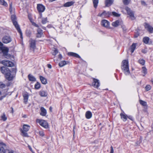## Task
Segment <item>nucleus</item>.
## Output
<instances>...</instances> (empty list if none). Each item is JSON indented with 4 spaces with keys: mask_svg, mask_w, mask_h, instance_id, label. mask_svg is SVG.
<instances>
[{
    "mask_svg": "<svg viewBox=\"0 0 153 153\" xmlns=\"http://www.w3.org/2000/svg\"><path fill=\"white\" fill-rule=\"evenodd\" d=\"M5 85L4 84H0V87L3 88L5 87Z\"/></svg>",
    "mask_w": 153,
    "mask_h": 153,
    "instance_id": "obj_50",
    "label": "nucleus"
},
{
    "mask_svg": "<svg viewBox=\"0 0 153 153\" xmlns=\"http://www.w3.org/2000/svg\"><path fill=\"white\" fill-rule=\"evenodd\" d=\"M11 113L13 114L14 113L13 109L12 107H11Z\"/></svg>",
    "mask_w": 153,
    "mask_h": 153,
    "instance_id": "obj_59",
    "label": "nucleus"
},
{
    "mask_svg": "<svg viewBox=\"0 0 153 153\" xmlns=\"http://www.w3.org/2000/svg\"><path fill=\"white\" fill-rule=\"evenodd\" d=\"M29 96V95L28 93L27 92H26L23 94V102L25 104H26L27 103Z\"/></svg>",
    "mask_w": 153,
    "mask_h": 153,
    "instance_id": "obj_16",
    "label": "nucleus"
},
{
    "mask_svg": "<svg viewBox=\"0 0 153 153\" xmlns=\"http://www.w3.org/2000/svg\"><path fill=\"white\" fill-rule=\"evenodd\" d=\"M121 69L126 75H128L130 74L128 61V60H124L122 61L121 65Z\"/></svg>",
    "mask_w": 153,
    "mask_h": 153,
    "instance_id": "obj_2",
    "label": "nucleus"
},
{
    "mask_svg": "<svg viewBox=\"0 0 153 153\" xmlns=\"http://www.w3.org/2000/svg\"><path fill=\"white\" fill-rule=\"evenodd\" d=\"M6 67H13V68L15 67L17 68L16 65L14 64L12 62L8 60H4L1 62Z\"/></svg>",
    "mask_w": 153,
    "mask_h": 153,
    "instance_id": "obj_7",
    "label": "nucleus"
},
{
    "mask_svg": "<svg viewBox=\"0 0 153 153\" xmlns=\"http://www.w3.org/2000/svg\"><path fill=\"white\" fill-rule=\"evenodd\" d=\"M9 10L10 13H11L13 11L12 3V2L9 5Z\"/></svg>",
    "mask_w": 153,
    "mask_h": 153,
    "instance_id": "obj_44",
    "label": "nucleus"
},
{
    "mask_svg": "<svg viewBox=\"0 0 153 153\" xmlns=\"http://www.w3.org/2000/svg\"><path fill=\"white\" fill-rule=\"evenodd\" d=\"M39 79L42 84L45 85L47 83V79L43 76H39Z\"/></svg>",
    "mask_w": 153,
    "mask_h": 153,
    "instance_id": "obj_27",
    "label": "nucleus"
},
{
    "mask_svg": "<svg viewBox=\"0 0 153 153\" xmlns=\"http://www.w3.org/2000/svg\"><path fill=\"white\" fill-rule=\"evenodd\" d=\"M68 55L69 56H72L75 57H76L78 58H79L80 59H81V57L77 53L72 52H69L68 53Z\"/></svg>",
    "mask_w": 153,
    "mask_h": 153,
    "instance_id": "obj_19",
    "label": "nucleus"
},
{
    "mask_svg": "<svg viewBox=\"0 0 153 153\" xmlns=\"http://www.w3.org/2000/svg\"><path fill=\"white\" fill-rule=\"evenodd\" d=\"M150 38L147 36H145L143 38V42L146 44H147L149 43L150 40Z\"/></svg>",
    "mask_w": 153,
    "mask_h": 153,
    "instance_id": "obj_30",
    "label": "nucleus"
},
{
    "mask_svg": "<svg viewBox=\"0 0 153 153\" xmlns=\"http://www.w3.org/2000/svg\"><path fill=\"white\" fill-rule=\"evenodd\" d=\"M141 5H142L144 6L147 5V4H146V3L144 1H143V0L141 1Z\"/></svg>",
    "mask_w": 153,
    "mask_h": 153,
    "instance_id": "obj_47",
    "label": "nucleus"
},
{
    "mask_svg": "<svg viewBox=\"0 0 153 153\" xmlns=\"http://www.w3.org/2000/svg\"><path fill=\"white\" fill-rule=\"evenodd\" d=\"M138 62L142 65H144L145 63V61L143 59H140L138 61Z\"/></svg>",
    "mask_w": 153,
    "mask_h": 153,
    "instance_id": "obj_36",
    "label": "nucleus"
},
{
    "mask_svg": "<svg viewBox=\"0 0 153 153\" xmlns=\"http://www.w3.org/2000/svg\"><path fill=\"white\" fill-rule=\"evenodd\" d=\"M1 73L4 74L7 79L9 81L12 80L15 77L17 69L16 67L12 68L10 70L6 66H2L0 68Z\"/></svg>",
    "mask_w": 153,
    "mask_h": 153,
    "instance_id": "obj_1",
    "label": "nucleus"
},
{
    "mask_svg": "<svg viewBox=\"0 0 153 153\" xmlns=\"http://www.w3.org/2000/svg\"><path fill=\"white\" fill-rule=\"evenodd\" d=\"M114 153V150L113 149V147L112 146L111 147V152L110 153Z\"/></svg>",
    "mask_w": 153,
    "mask_h": 153,
    "instance_id": "obj_53",
    "label": "nucleus"
},
{
    "mask_svg": "<svg viewBox=\"0 0 153 153\" xmlns=\"http://www.w3.org/2000/svg\"><path fill=\"white\" fill-rule=\"evenodd\" d=\"M141 52L142 53H147V51L145 49H142L141 50Z\"/></svg>",
    "mask_w": 153,
    "mask_h": 153,
    "instance_id": "obj_52",
    "label": "nucleus"
},
{
    "mask_svg": "<svg viewBox=\"0 0 153 153\" xmlns=\"http://www.w3.org/2000/svg\"><path fill=\"white\" fill-rule=\"evenodd\" d=\"M125 9L127 12L131 20L135 19V17L134 16V12L128 7H126Z\"/></svg>",
    "mask_w": 153,
    "mask_h": 153,
    "instance_id": "obj_8",
    "label": "nucleus"
},
{
    "mask_svg": "<svg viewBox=\"0 0 153 153\" xmlns=\"http://www.w3.org/2000/svg\"><path fill=\"white\" fill-rule=\"evenodd\" d=\"M40 115L42 116H45L47 114L46 110L44 107H42L40 108Z\"/></svg>",
    "mask_w": 153,
    "mask_h": 153,
    "instance_id": "obj_18",
    "label": "nucleus"
},
{
    "mask_svg": "<svg viewBox=\"0 0 153 153\" xmlns=\"http://www.w3.org/2000/svg\"><path fill=\"white\" fill-rule=\"evenodd\" d=\"M93 2L94 7L96 8L97 7L99 0H93Z\"/></svg>",
    "mask_w": 153,
    "mask_h": 153,
    "instance_id": "obj_35",
    "label": "nucleus"
},
{
    "mask_svg": "<svg viewBox=\"0 0 153 153\" xmlns=\"http://www.w3.org/2000/svg\"><path fill=\"white\" fill-rule=\"evenodd\" d=\"M74 3V2L73 1H71L65 3L63 6H61V7H69L73 5Z\"/></svg>",
    "mask_w": 153,
    "mask_h": 153,
    "instance_id": "obj_24",
    "label": "nucleus"
},
{
    "mask_svg": "<svg viewBox=\"0 0 153 153\" xmlns=\"http://www.w3.org/2000/svg\"><path fill=\"white\" fill-rule=\"evenodd\" d=\"M25 34L27 36L30 37L32 35L31 31L29 29H26L25 31Z\"/></svg>",
    "mask_w": 153,
    "mask_h": 153,
    "instance_id": "obj_32",
    "label": "nucleus"
},
{
    "mask_svg": "<svg viewBox=\"0 0 153 153\" xmlns=\"http://www.w3.org/2000/svg\"><path fill=\"white\" fill-rule=\"evenodd\" d=\"M151 82L152 84H153V79H152L151 80Z\"/></svg>",
    "mask_w": 153,
    "mask_h": 153,
    "instance_id": "obj_62",
    "label": "nucleus"
},
{
    "mask_svg": "<svg viewBox=\"0 0 153 153\" xmlns=\"http://www.w3.org/2000/svg\"><path fill=\"white\" fill-rule=\"evenodd\" d=\"M123 4L125 5H128L130 3L131 0H122Z\"/></svg>",
    "mask_w": 153,
    "mask_h": 153,
    "instance_id": "obj_39",
    "label": "nucleus"
},
{
    "mask_svg": "<svg viewBox=\"0 0 153 153\" xmlns=\"http://www.w3.org/2000/svg\"><path fill=\"white\" fill-rule=\"evenodd\" d=\"M41 87V85L39 82H37L35 85L34 88L36 89H39Z\"/></svg>",
    "mask_w": 153,
    "mask_h": 153,
    "instance_id": "obj_37",
    "label": "nucleus"
},
{
    "mask_svg": "<svg viewBox=\"0 0 153 153\" xmlns=\"http://www.w3.org/2000/svg\"><path fill=\"white\" fill-rule=\"evenodd\" d=\"M47 22L48 18L47 17L42 18V23L43 24H46Z\"/></svg>",
    "mask_w": 153,
    "mask_h": 153,
    "instance_id": "obj_38",
    "label": "nucleus"
},
{
    "mask_svg": "<svg viewBox=\"0 0 153 153\" xmlns=\"http://www.w3.org/2000/svg\"><path fill=\"white\" fill-rule=\"evenodd\" d=\"M37 9L39 13H43L45 9V7L42 4H38L37 6Z\"/></svg>",
    "mask_w": 153,
    "mask_h": 153,
    "instance_id": "obj_14",
    "label": "nucleus"
},
{
    "mask_svg": "<svg viewBox=\"0 0 153 153\" xmlns=\"http://www.w3.org/2000/svg\"><path fill=\"white\" fill-rule=\"evenodd\" d=\"M32 25L34 26L35 27H39V26L37 25V24H36L35 22H33L32 23Z\"/></svg>",
    "mask_w": 153,
    "mask_h": 153,
    "instance_id": "obj_49",
    "label": "nucleus"
},
{
    "mask_svg": "<svg viewBox=\"0 0 153 153\" xmlns=\"http://www.w3.org/2000/svg\"><path fill=\"white\" fill-rule=\"evenodd\" d=\"M139 102L140 104L144 106H147V105L146 102L141 100H139Z\"/></svg>",
    "mask_w": 153,
    "mask_h": 153,
    "instance_id": "obj_33",
    "label": "nucleus"
},
{
    "mask_svg": "<svg viewBox=\"0 0 153 153\" xmlns=\"http://www.w3.org/2000/svg\"><path fill=\"white\" fill-rule=\"evenodd\" d=\"M39 94L41 97H46L48 95L47 91L43 90H40L39 92Z\"/></svg>",
    "mask_w": 153,
    "mask_h": 153,
    "instance_id": "obj_20",
    "label": "nucleus"
},
{
    "mask_svg": "<svg viewBox=\"0 0 153 153\" xmlns=\"http://www.w3.org/2000/svg\"><path fill=\"white\" fill-rule=\"evenodd\" d=\"M127 118L133 121V118L131 116H127Z\"/></svg>",
    "mask_w": 153,
    "mask_h": 153,
    "instance_id": "obj_51",
    "label": "nucleus"
},
{
    "mask_svg": "<svg viewBox=\"0 0 153 153\" xmlns=\"http://www.w3.org/2000/svg\"><path fill=\"white\" fill-rule=\"evenodd\" d=\"M0 4L6 7H7L8 6L7 3L4 0H0Z\"/></svg>",
    "mask_w": 153,
    "mask_h": 153,
    "instance_id": "obj_34",
    "label": "nucleus"
},
{
    "mask_svg": "<svg viewBox=\"0 0 153 153\" xmlns=\"http://www.w3.org/2000/svg\"><path fill=\"white\" fill-rule=\"evenodd\" d=\"M0 51H1L4 56H11V55L10 54L8 53L9 49L5 47H1L0 48Z\"/></svg>",
    "mask_w": 153,
    "mask_h": 153,
    "instance_id": "obj_10",
    "label": "nucleus"
},
{
    "mask_svg": "<svg viewBox=\"0 0 153 153\" xmlns=\"http://www.w3.org/2000/svg\"><path fill=\"white\" fill-rule=\"evenodd\" d=\"M151 86L149 85H147L145 87L146 91H148L150 90L151 89Z\"/></svg>",
    "mask_w": 153,
    "mask_h": 153,
    "instance_id": "obj_41",
    "label": "nucleus"
},
{
    "mask_svg": "<svg viewBox=\"0 0 153 153\" xmlns=\"http://www.w3.org/2000/svg\"><path fill=\"white\" fill-rule=\"evenodd\" d=\"M47 67H48V68H50V69H51V68H52V66H51V64H48L47 65Z\"/></svg>",
    "mask_w": 153,
    "mask_h": 153,
    "instance_id": "obj_55",
    "label": "nucleus"
},
{
    "mask_svg": "<svg viewBox=\"0 0 153 153\" xmlns=\"http://www.w3.org/2000/svg\"><path fill=\"white\" fill-rule=\"evenodd\" d=\"M23 117H26V115H25L24 116H23Z\"/></svg>",
    "mask_w": 153,
    "mask_h": 153,
    "instance_id": "obj_64",
    "label": "nucleus"
},
{
    "mask_svg": "<svg viewBox=\"0 0 153 153\" xmlns=\"http://www.w3.org/2000/svg\"><path fill=\"white\" fill-rule=\"evenodd\" d=\"M52 109H53V108H52V106L50 107L49 109L50 111V112H52V111H53Z\"/></svg>",
    "mask_w": 153,
    "mask_h": 153,
    "instance_id": "obj_57",
    "label": "nucleus"
},
{
    "mask_svg": "<svg viewBox=\"0 0 153 153\" xmlns=\"http://www.w3.org/2000/svg\"><path fill=\"white\" fill-rule=\"evenodd\" d=\"M29 42L30 49H32L33 51H34L36 48V41L35 40L31 39L29 40Z\"/></svg>",
    "mask_w": 153,
    "mask_h": 153,
    "instance_id": "obj_9",
    "label": "nucleus"
},
{
    "mask_svg": "<svg viewBox=\"0 0 153 153\" xmlns=\"http://www.w3.org/2000/svg\"><path fill=\"white\" fill-rule=\"evenodd\" d=\"M113 0H105V7L110 6L113 3Z\"/></svg>",
    "mask_w": 153,
    "mask_h": 153,
    "instance_id": "obj_26",
    "label": "nucleus"
},
{
    "mask_svg": "<svg viewBox=\"0 0 153 153\" xmlns=\"http://www.w3.org/2000/svg\"><path fill=\"white\" fill-rule=\"evenodd\" d=\"M145 28L150 33H153V27L148 23L145 22L144 24Z\"/></svg>",
    "mask_w": 153,
    "mask_h": 153,
    "instance_id": "obj_11",
    "label": "nucleus"
},
{
    "mask_svg": "<svg viewBox=\"0 0 153 153\" xmlns=\"http://www.w3.org/2000/svg\"><path fill=\"white\" fill-rule=\"evenodd\" d=\"M140 35V33L138 31H137L135 33L134 35V38H137Z\"/></svg>",
    "mask_w": 153,
    "mask_h": 153,
    "instance_id": "obj_45",
    "label": "nucleus"
},
{
    "mask_svg": "<svg viewBox=\"0 0 153 153\" xmlns=\"http://www.w3.org/2000/svg\"><path fill=\"white\" fill-rule=\"evenodd\" d=\"M101 25L106 28H109L110 22L106 19H103L101 22Z\"/></svg>",
    "mask_w": 153,
    "mask_h": 153,
    "instance_id": "obj_13",
    "label": "nucleus"
},
{
    "mask_svg": "<svg viewBox=\"0 0 153 153\" xmlns=\"http://www.w3.org/2000/svg\"><path fill=\"white\" fill-rule=\"evenodd\" d=\"M28 78L29 80L30 81L34 82L36 80V79L35 77L30 74L28 75Z\"/></svg>",
    "mask_w": 153,
    "mask_h": 153,
    "instance_id": "obj_31",
    "label": "nucleus"
},
{
    "mask_svg": "<svg viewBox=\"0 0 153 153\" xmlns=\"http://www.w3.org/2000/svg\"><path fill=\"white\" fill-rule=\"evenodd\" d=\"M54 52L53 53V55H56L58 53V51L57 49L55 48L54 51Z\"/></svg>",
    "mask_w": 153,
    "mask_h": 153,
    "instance_id": "obj_46",
    "label": "nucleus"
},
{
    "mask_svg": "<svg viewBox=\"0 0 153 153\" xmlns=\"http://www.w3.org/2000/svg\"><path fill=\"white\" fill-rule=\"evenodd\" d=\"M6 150L2 146H0V153H5Z\"/></svg>",
    "mask_w": 153,
    "mask_h": 153,
    "instance_id": "obj_42",
    "label": "nucleus"
},
{
    "mask_svg": "<svg viewBox=\"0 0 153 153\" xmlns=\"http://www.w3.org/2000/svg\"><path fill=\"white\" fill-rule=\"evenodd\" d=\"M39 13V15H40V19H42V18H43L42 17V13Z\"/></svg>",
    "mask_w": 153,
    "mask_h": 153,
    "instance_id": "obj_58",
    "label": "nucleus"
},
{
    "mask_svg": "<svg viewBox=\"0 0 153 153\" xmlns=\"http://www.w3.org/2000/svg\"><path fill=\"white\" fill-rule=\"evenodd\" d=\"M85 117L87 119L91 118L92 116L91 112L90 111L86 112L85 114Z\"/></svg>",
    "mask_w": 153,
    "mask_h": 153,
    "instance_id": "obj_29",
    "label": "nucleus"
},
{
    "mask_svg": "<svg viewBox=\"0 0 153 153\" xmlns=\"http://www.w3.org/2000/svg\"><path fill=\"white\" fill-rule=\"evenodd\" d=\"M8 153H14L12 151H10V152H9Z\"/></svg>",
    "mask_w": 153,
    "mask_h": 153,
    "instance_id": "obj_63",
    "label": "nucleus"
},
{
    "mask_svg": "<svg viewBox=\"0 0 153 153\" xmlns=\"http://www.w3.org/2000/svg\"><path fill=\"white\" fill-rule=\"evenodd\" d=\"M2 40L3 43L7 44L10 42L12 39L10 36H5L3 37Z\"/></svg>",
    "mask_w": 153,
    "mask_h": 153,
    "instance_id": "obj_15",
    "label": "nucleus"
},
{
    "mask_svg": "<svg viewBox=\"0 0 153 153\" xmlns=\"http://www.w3.org/2000/svg\"><path fill=\"white\" fill-rule=\"evenodd\" d=\"M28 147L29 149H30V150L32 152H33V150H32V148H31V147H30V146H28Z\"/></svg>",
    "mask_w": 153,
    "mask_h": 153,
    "instance_id": "obj_56",
    "label": "nucleus"
},
{
    "mask_svg": "<svg viewBox=\"0 0 153 153\" xmlns=\"http://www.w3.org/2000/svg\"><path fill=\"white\" fill-rule=\"evenodd\" d=\"M111 14H112L115 17H119L120 16V15L115 12H112L111 13Z\"/></svg>",
    "mask_w": 153,
    "mask_h": 153,
    "instance_id": "obj_43",
    "label": "nucleus"
},
{
    "mask_svg": "<svg viewBox=\"0 0 153 153\" xmlns=\"http://www.w3.org/2000/svg\"><path fill=\"white\" fill-rule=\"evenodd\" d=\"M111 15V12L109 11H106L103 10L102 13H99L97 16L102 18H108Z\"/></svg>",
    "mask_w": 153,
    "mask_h": 153,
    "instance_id": "obj_6",
    "label": "nucleus"
},
{
    "mask_svg": "<svg viewBox=\"0 0 153 153\" xmlns=\"http://www.w3.org/2000/svg\"><path fill=\"white\" fill-rule=\"evenodd\" d=\"M30 128V126L27 124H24L22 128L20 129L21 135L23 137H28V135L27 132L29 130Z\"/></svg>",
    "mask_w": 153,
    "mask_h": 153,
    "instance_id": "obj_4",
    "label": "nucleus"
},
{
    "mask_svg": "<svg viewBox=\"0 0 153 153\" xmlns=\"http://www.w3.org/2000/svg\"><path fill=\"white\" fill-rule=\"evenodd\" d=\"M5 97V96H2L1 98H0V100H2L3 98H4V97Z\"/></svg>",
    "mask_w": 153,
    "mask_h": 153,
    "instance_id": "obj_61",
    "label": "nucleus"
},
{
    "mask_svg": "<svg viewBox=\"0 0 153 153\" xmlns=\"http://www.w3.org/2000/svg\"><path fill=\"white\" fill-rule=\"evenodd\" d=\"M37 33L36 34V37L37 38H41L43 34L42 30L40 28H39L37 30Z\"/></svg>",
    "mask_w": 153,
    "mask_h": 153,
    "instance_id": "obj_17",
    "label": "nucleus"
},
{
    "mask_svg": "<svg viewBox=\"0 0 153 153\" xmlns=\"http://www.w3.org/2000/svg\"><path fill=\"white\" fill-rule=\"evenodd\" d=\"M69 62L68 61L63 60L61 61L59 63V67H62L65 65L69 64Z\"/></svg>",
    "mask_w": 153,
    "mask_h": 153,
    "instance_id": "obj_22",
    "label": "nucleus"
},
{
    "mask_svg": "<svg viewBox=\"0 0 153 153\" xmlns=\"http://www.w3.org/2000/svg\"><path fill=\"white\" fill-rule=\"evenodd\" d=\"M1 120L3 121H5L7 120V117H6L5 114L4 113L1 116Z\"/></svg>",
    "mask_w": 153,
    "mask_h": 153,
    "instance_id": "obj_40",
    "label": "nucleus"
},
{
    "mask_svg": "<svg viewBox=\"0 0 153 153\" xmlns=\"http://www.w3.org/2000/svg\"><path fill=\"white\" fill-rule=\"evenodd\" d=\"M121 23V22L119 20H117L114 22H113L112 23V25L114 27H117L119 26Z\"/></svg>",
    "mask_w": 153,
    "mask_h": 153,
    "instance_id": "obj_28",
    "label": "nucleus"
},
{
    "mask_svg": "<svg viewBox=\"0 0 153 153\" xmlns=\"http://www.w3.org/2000/svg\"><path fill=\"white\" fill-rule=\"evenodd\" d=\"M137 43H133L130 47V50L131 53H133L136 48Z\"/></svg>",
    "mask_w": 153,
    "mask_h": 153,
    "instance_id": "obj_25",
    "label": "nucleus"
},
{
    "mask_svg": "<svg viewBox=\"0 0 153 153\" xmlns=\"http://www.w3.org/2000/svg\"><path fill=\"white\" fill-rule=\"evenodd\" d=\"M39 135L42 137L44 136L45 135L44 132L43 131H40L39 132Z\"/></svg>",
    "mask_w": 153,
    "mask_h": 153,
    "instance_id": "obj_48",
    "label": "nucleus"
},
{
    "mask_svg": "<svg viewBox=\"0 0 153 153\" xmlns=\"http://www.w3.org/2000/svg\"><path fill=\"white\" fill-rule=\"evenodd\" d=\"M3 44L0 41V47H3Z\"/></svg>",
    "mask_w": 153,
    "mask_h": 153,
    "instance_id": "obj_60",
    "label": "nucleus"
},
{
    "mask_svg": "<svg viewBox=\"0 0 153 153\" xmlns=\"http://www.w3.org/2000/svg\"><path fill=\"white\" fill-rule=\"evenodd\" d=\"M11 18L13 25L15 26L17 31L20 34V38L22 39V33L20 29V27L18 25L16 21L17 19L16 16L15 15H11Z\"/></svg>",
    "mask_w": 153,
    "mask_h": 153,
    "instance_id": "obj_3",
    "label": "nucleus"
},
{
    "mask_svg": "<svg viewBox=\"0 0 153 153\" xmlns=\"http://www.w3.org/2000/svg\"><path fill=\"white\" fill-rule=\"evenodd\" d=\"M36 123H38L40 126L45 129L49 128V125L48 123L46 120L37 119L36 120Z\"/></svg>",
    "mask_w": 153,
    "mask_h": 153,
    "instance_id": "obj_5",
    "label": "nucleus"
},
{
    "mask_svg": "<svg viewBox=\"0 0 153 153\" xmlns=\"http://www.w3.org/2000/svg\"><path fill=\"white\" fill-rule=\"evenodd\" d=\"M141 73L143 74L142 76H145L148 73L147 69L145 66L142 67Z\"/></svg>",
    "mask_w": 153,
    "mask_h": 153,
    "instance_id": "obj_23",
    "label": "nucleus"
},
{
    "mask_svg": "<svg viewBox=\"0 0 153 153\" xmlns=\"http://www.w3.org/2000/svg\"><path fill=\"white\" fill-rule=\"evenodd\" d=\"M58 58L60 60H61L62 59V56L61 54L58 55Z\"/></svg>",
    "mask_w": 153,
    "mask_h": 153,
    "instance_id": "obj_54",
    "label": "nucleus"
},
{
    "mask_svg": "<svg viewBox=\"0 0 153 153\" xmlns=\"http://www.w3.org/2000/svg\"><path fill=\"white\" fill-rule=\"evenodd\" d=\"M120 115L121 119L123 120V121L125 122L127 120V116L123 111L120 114Z\"/></svg>",
    "mask_w": 153,
    "mask_h": 153,
    "instance_id": "obj_21",
    "label": "nucleus"
},
{
    "mask_svg": "<svg viewBox=\"0 0 153 153\" xmlns=\"http://www.w3.org/2000/svg\"><path fill=\"white\" fill-rule=\"evenodd\" d=\"M92 86L96 88H98L100 86V83L99 80L94 78H92Z\"/></svg>",
    "mask_w": 153,
    "mask_h": 153,
    "instance_id": "obj_12",
    "label": "nucleus"
}]
</instances>
